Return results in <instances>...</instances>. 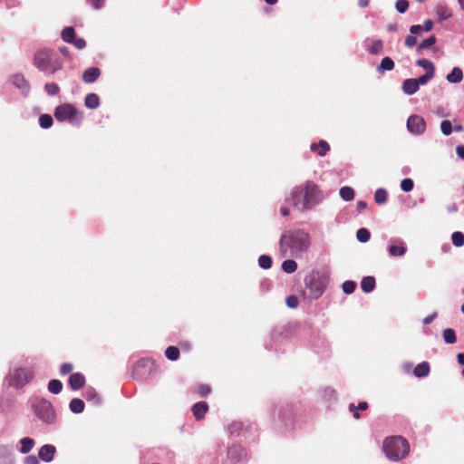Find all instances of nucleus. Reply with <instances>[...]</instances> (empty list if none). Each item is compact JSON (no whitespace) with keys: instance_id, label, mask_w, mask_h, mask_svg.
<instances>
[{"instance_id":"1","label":"nucleus","mask_w":464,"mask_h":464,"mask_svg":"<svg viewBox=\"0 0 464 464\" xmlns=\"http://www.w3.org/2000/svg\"><path fill=\"white\" fill-rule=\"evenodd\" d=\"M311 244L310 236L303 230H289L280 238V250L283 256L298 257L307 251Z\"/></svg>"},{"instance_id":"2","label":"nucleus","mask_w":464,"mask_h":464,"mask_svg":"<svg viewBox=\"0 0 464 464\" xmlns=\"http://www.w3.org/2000/svg\"><path fill=\"white\" fill-rule=\"evenodd\" d=\"M322 192L314 183L307 182L304 187H296L290 195L289 200L298 209L306 210L321 202Z\"/></svg>"},{"instance_id":"3","label":"nucleus","mask_w":464,"mask_h":464,"mask_svg":"<svg viewBox=\"0 0 464 464\" xmlns=\"http://www.w3.org/2000/svg\"><path fill=\"white\" fill-rule=\"evenodd\" d=\"M382 449L386 457L392 461L404 459L410 451L408 441L400 436L386 439L383 441Z\"/></svg>"},{"instance_id":"4","label":"nucleus","mask_w":464,"mask_h":464,"mask_svg":"<svg viewBox=\"0 0 464 464\" xmlns=\"http://www.w3.org/2000/svg\"><path fill=\"white\" fill-rule=\"evenodd\" d=\"M34 65L42 72L54 73L62 68L56 53L52 50H41L34 55Z\"/></svg>"},{"instance_id":"5","label":"nucleus","mask_w":464,"mask_h":464,"mask_svg":"<svg viewBox=\"0 0 464 464\" xmlns=\"http://www.w3.org/2000/svg\"><path fill=\"white\" fill-rule=\"evenodd\" d=\"M30 403L33 412L42 422L51 425L56 421V413L50 401L35 397L31 400Z\"/></svg>"},{"instance_id":"6","label":"nucleus","mask_w":464,"mask_h":464,"mask_svg":"<svg viewBox=\"0 0 464 464\" xmlns=\"http://www.w3.org/2000/svg\"><path fill=\"white\" fill-rule=\"evenodd\" d=\"M54 117L59 121H68L72 124H79L82 120V114L69 103L56 107Z\"/></svg>"},{"instance_id":"7","label":"nucleus","mask_w":464,"mask_h":464,"mask_svg":"<svg viewBox=\"0 0 464 464\" xmlns=\"http://www.w3.org/2000/svg\"><path fill=\"white\" fill-rule=\"evenodd\" d=\"M33 377L34 372L32 370L24 368L16 369L10 374V384L16 388L24 387Z\"/></svg>"},{"instance_id":"8","label":"nucleus","mask_w":464,"mask_h":464,"mask_svg":"<svg viewBox=\"0 0 464 464\" xmlns=\"http://www.w3.org/2000/svg\"><path fill=\"white\" fill-rule=\"evenodd\" d=\"M407 129L412 134L420 135L426 130V122L420 115H411L407 121Z\"/></svg>"},{"instance_id":"9","label":"nucleus","mask_w":464,"mask_h":464,"mask_svg":"<svg viewBox=\"0 0 464 464\" xmlns=\"http://www.w3.org/2000/svg\"><path fill=\"white\" fill-rule=\"evenodd\" d=\"M55 452L56 449L53 445L45 444L40 448L38 456L43 461L50 462L53 459Z\"/></svg>"},{"instance_id":"10","label":"nucleus","mask_w":464,"mask_h":464,"mask_svg":"<svg viewBox=\"0 0 464 464\" xmlns=\"http://www.w3.org/2000/svg\"><path fill=\"white\" fill-rule=\"evenodd\" d=\"M305 285L309 288L312 295L314 298H318L319 296H321L324 291V285L321 281H315L314 279H313L308 282L306 280Z\"/></svg>"},{"instance_id":"11","label":"nucleus","mask_w":464,"mask_h":464,"mask_svg":"<svg viewBox=\"0 0 464 464\" xmlns=\"http://www.w3.org/2000/svg\"><path fill=\"white\" fill-rule=\"evenodd\" d=\"M365 44L368 52L372 54H377L382 51L383 44L380 39H367Z\"/></svg>"},{"instance_id":"12","label":"nucleus","mask_w":464,"mask_h":464,"mask_svg":"<svg viewBox=\"0 0 464 464\" xmlns=\"http://www.w3.org/2000/svg\"><path fill=\"white\" fill-rule=\"evenodd\" d=\"M100 70L96 67L87 69L82 75V80L86 83L94 82L100 76Z\"/></svg>"},{"instance_id":"13","label":"nucleus","mask_w":464,"mask_h":464,"mask_svg":"<svg viewBox=\"0 0 464 464\" xmlns=\"http://www.w3.org/2000/svg\"><path fill=\"white\" fill-rule=\"evenodd\" d=\"M446 80L450 83H459L463 80V72L459 67H454L450 73L447 74Z\"/></svg>"},{"instance_id":"14","label":"nucleus","mask_w":464,"mask_h":464,"mask_svg":"<svg viewBox=\"0 0 464 464\" xmlns=\"http://www.w3.org/2000/svg\"><path fill=\"white\" fill-rule=\"evenodd\" d=\"M85 382L84 376L81 373H73L69 378V384L72 390L81 389Z\"/></svg>"},{"instance_id":"15","label":"nucleus","mask_w":464,"mask_h":464,"mask_svg":"<svg viewBox=\"0 0 464 464\" xmlns=\"http://www.w3.org/2000/svg\"><path fill=\"white\" fill-rule=\"evenodd\" d=\"M435 13L440 21H444L452 16L451 10L444 5H437L435 7Z\"/></svg>"},{"instance_id":"16","label":"nucleus","mask_w":464,"mask_h":464,"mask_svg":"<svg viewBox=\"0 0 464 464\" xmlns=\"http://www.w3.org/2000/svg\"><path fill=\"white\" fill-rule=\"evenodd\" d=\"M207 411L208 404L203 401L198 402L192 407L193 415L197 420H201L206 414Z\"/></svg>"},{"instance_id":"17","label":"nucleus","mask_w":464,"mask_h":464,"mask_svg":"<svg viewBox=\"0 0 464 464\" xmlns=\"http://www.w3.org/2000/svg\"><path fill=\"white\" fill-rule=\"evenodd\" d=\"M419 90L417 82L414 79H407L402 83V91L405 94L412 95Z\"/></svg>"},{"instance_id":"18","label":"nucleus","mask_w":464,"mask_h":464,"mask_svg":"<svg viewBox=\"0 0 464 464\" xmlns=\"http://www.w3.org/2000/svg\"><path fill=\"white\" fill-rule=\"evenodd\" d=\"M19 443L21 445L19 451L22 454H27L28 452H30L35 444L34 440L29 437H24L21 439Z\"/></svg>"},{"instance_id":"19","label":"nucleus","mask_w":464,"mask_h":464,"mask_svg":"<svg viewBox=\"0 0 464 464\" xmlns=\"http://www.w3.org/2000/svg\"><path fill=\"white\" fill-rule=\"evenodd\" d=\"M84 104L89 109H96L99 107L100 99L95 93H89L84 99Z\"/></svg>"},{"instance_id":"20","label":"nucleus","mask_w":464,"mask_h":464,"mask_svg":"<svg viewBox=\"0 0 464 464\" xmlns=\"http://www.w3.org/2000/svg\"><path fill=\"white\" fill-rule=\"evenodd\" d=\"M375 287V279L372 276H365L361 282V288L365 293L372 292Z\"/></svg>"},{"instance_id":"21","label":"nucleus","mask_w":464,"mask_h":464,"mask_svg":"<svg viewBox=\"0 0 464 464\" xmlns=\"http://www.w3.org/2000/svg\"><path fill=\"white\" fill-rule=\"evenodd\" d=\"M329 150L330 147L325 140H320L318 144L313 143L311 145V150L316 151L320 156H324Z\"/></svg>"},{"instance_id":"22","label":"nucleus","mask_w":464,"mask_h":464,"mask_svg":"<svg viewBox=\"0 0 464 464\" xmlns=\"http://www.w3.org/2000/svg\"><path fill=\"white\" fill-rule=\"evenodd\" d=\"M430 372V364L427 362L419 363L414 369V375L421 378L426 377Z\"/></svg>"},{"instance_id":"23","label":"nucleus","mask_w":464,"mask_h":464,"mask_svg":"<svg viewBox=\"0 0 464 464\" xmlns=\"http://www.w3.org/2000/svg\"><path fill=\"white\" fill-rule=\"evenodd\" d=\"M394 68V62L390 57H384L380 65L377 67V71L382 73L386 71H392Z\"/></svg>"},{"instance_id":"24","label":"nucleus","mask_w":464,"mask_h":464,"mask_svg":"<svg viewBox=\"0 0 464 464\" xmlns=\"http://www.w3.org/2000/svg\"><path fill=\"white\" fill-rule=\"evenodd\" d=\"M388 251L392 256H402L406 252V247L403 243H400L399 245L390 246Z\"/></svg>"},{"instance_id":"25","label":"nucleus","mask_w":464,"mask_h":464,"mask_svg":"<svg viewBox=\"0 0 464 464\" xmlns=\"http://www.w3.org/2000/svg\"><path fill=\"white\" fill-rule=\"evenodd\" d=\"M69 407L73 413H81L84 410V402L82 400L75 398L70 401Z\"/></svg>"},{"instance_id":"26","label":"nucleus","mask_w":464,"mask_h":464,"mask_svg":"<svg viewBox=\"0 0 464 464\" xmlns=\"http://www.w3.org/2000/svg\"><path fill=\"white\" fill-rule=\"evenodd\" d=\"M84 396L88 401H92L95 405L100 404L102 401L101 397L93 389H87Z\"/></svg>"},{"instance_id":"27","label":"nucleus","mask_w":464,"mask_h":464,"mask_svg":"<svg viewBox=\"0 0 464 464\" xmlns=\"http://www.w3.org/2000/svg\"><path fill=\"white\" fill-rule=\"evenodd\" d=\"M443 340L446 343H455L457 341L456 334L453 329H445L442 333Z\"/></svg>"},{"instance_id":"28","label":"nucleus","mask_w":464,"mask_h":464,"mask_svg":"<svg viewBox=\"0 0 464 464\" xmlns=\"http://www.w3.org/2000/svg\"><path fill=\"white\" fill-rule=\"evenodd\" d=\"M340 197L345 201H351L354 198V191L351 187H343L340 189Z\"/></svg>"},{"instance_id":"29","label":"nucleus","mask_w":464,"mask_h":464,"mask_svg":"<svg viewBox=\"0 0 464 464\" xmlns=\"http://www.w3.org/2000/svg\"><path fill=\"white\" fill-rule=\"evenodd\" d=\"M282 269L288 274L294 273L297 269V263L292 259L285 260L282 264Z\"/></svg>"},{"instance_id":"30","label":"nucleus","mask_w":464,"mask_h":464,"mask_svg":"<svg viewBox=\"0 0 464 464\" xmlns=\"http://www.w3.org/2000/svg\"><path fill=\"white\" fill-rule=\"evenodd\" d=\"M416 63L418 66L425 69L427 71L426 72H431L432 74L435 73V67L430 61L427 59H420Z\"/></svg>"},{"instance_id":"31","label":"nucleus","mask_w":464,"mask_h":464,"mask_svg":"<svg viewBox=\"0 0 464 464\" xmlns=\"http://www.w3.org/2000/svg\"><path fill=\"white\" fill-rule=\"evenodd\" d=\"M62 38L64 42L72 43L75 38V32L72 27H66L62 32Z\"/></svg>"},{"instance_id":"32","label":"nucleus","mask_w":464,"mask_h":464,"mask_svg":"<svg viewBox=\"0 0 464 464\" xmlns=\"http://www.w3.org/2000/svg\"><path fill=\"white\" fill-rule=\"evenodd\" d=\"M436 43V37L434 35L423 40L417 47V53H421V51L432 46Z\"/></svg>"},{"instance_id":"33","label":"nucleus","mask_w":464,"mask_h":464,"mask_svg":"<svg viewBox=\"0 0 464 464\" xmlns=\"http://www.w3.org/2000/svg\"><path fill=\"white\" fill-rule=\"evenodd\" d=\"M356 237L359 242L366 243L370 240V237H371L370 231L364 227L360 228L357 230Z\"/></svg>"},{"instance_id":"34","label":"nucleus","mask_w":464,"mask_h":464,"mask_svg":"<svg viewBox=\"0 0 464 464\" xmlns=\"http://www.w3.org/2000/svg\"><path fill=\"white\" fill-rule=\"evenodd\" d=\"M166 357L170 361H176L179 357V350L175 346H169L165 351Z\"/></svg>"},{"instance_id":"35","label":"nucleus","mask_w":464,"mask_h":464,"mask_svg":"<svg viewBox=\"0 0 464 464\" xmlns=\"http://www.w3.org/2000/svg\"><path fill=\"white\" fill-rule=\"evenodd\" d=\"M63 389V384L59 380H52L48 383V390L53 394H58Z\"/></svg>"},{"instance_id":"36","label":"nucleus","mask_w":464,"mask_h":464,"mask_svg":"<svg viewBox=\"0 0 464 464\" xmlns=\"http://www.w3.org/2000/svg\"><path fill=\"white\" fill-rule=\"evenodd\" d=\"M53 118L49 114H43L39 118V124L43 129H48L53 125Z\"/></svg>"},{"instance_id":"37","label":"nucleus","mask_w":464,"mask_h":464,"mask_svg":"<svg viewBox=\"0 0 464 464\" xmlns=\"http://www.w3.org/2000/svg\"><path fill=\"white\" fill-rule=\"evenodd\" d=\"M452 244L455 246H464V234L461 232H454L451 236Z\"/></svg>"},{"instance_id":"38","label":"nucleus","mask_w":464,"mask_h":464,"mask_svg":"<svg viewBox=\"0 0 464 464\" xmlns=\"http://www.w3.org/2000/svg\"><path fill=\"white\" fill-rule=\"evenodd\" d=\"M367 407H368L367 402L362 401V402H360L357 407H355L354 404H353V403L350 404L349 409H350V411L353 412V417L355 419H358L359 418L358 410L364 411L367 409Z\"/></svg>"},{"instance_id":"39","label":"nucleus","mask_w":464,"mask_h":464,"mask_svg":"<svg viewBox=\"0 0 464 464\" xmlns=\"http://www.w3.org/2000/svg\"><path fill=\"white\" fill-rule=\"evenodd\" d=\"M258 265L264 269H268L272 266V258L269 256L262 255L258 258Z\"/></svg>"},{"instance_id":"40","label":"nucleus","mask_w":464,"mask_h":464,"mask_svg":"<svg viewBox=\"0 0 464 464\" xmlns=\"http://www.w3.org/2000/svg\"><path fill=\"white\" fill-rule=\"evenodd\" d=\"M374 199L378 204H382L387 200V192L383 188H378L374 194Z\"/></svg>"},{"instance_id":"41","label":"nucleus","mask_w":464,"mask_h":464,"mask_svg":"<svg viewBox=\"0 0 464 464\" xmlns=\"http://www.w3.org/2000/svg\"><path fill=\"white\" fill-rule=\"evenodd\" d=\"M433 77L434 74H432L431 72H426L424 75H421L419 78L414 79V81L417 82V85L420 88V85H425Z\"/></svg>"},{"instance_id":"42","label":"nucleus","mask_w":464,"mask_h":464,"mask_svg":"<svg viewBox=\"0 0 464 464\" xmlns=\"http://www.w3.org/2000/svg\"><path fill=\"white\" fill-rule=\"evenodd\" d=\"M440 130L445 136H449L452 132L451 122L448 120L442 121L440 123Z\"/></svg>"},{"instance_id":"43","label":"nucleus","mask_w":464,"mask_h":464,"mask_svg":"<svg viewBox=\"0 0 464 464\" xmlns=\"http://www.w3.org/2000/svg\"><path fill=\"white\" fill-rule=\"evenodd\" d=\"M414 183L411 179L406 178L401 182V188L405 192H410L413 189Z\"/></svg>"},{"instance_id":"44","label":"nucleus","mask_w":464,"mask_h":464,"mask_svg":"<svg viewBox=\"0 0 464 464\" xmlns=\"http://www.w3.org/2000/svg\"><path fill=\"white\" fill-rule=\"evenodd\" d=\"M342 288H343V291L347 294V295H350L352 293H353V291L355 290L356 288V283L353 282V281H345L343 285H342Z\"/></svg>"},{"instance_id":"45","label":"nucleus","mask_w":464,"mask_h":464,"mask_svg":"<svg viewBox=\"0 0 464 464\" xmlns=\"http://www.w3.org/2000/svg\"><path fill=\"white\" fill-rule=\"evenodd\" d=\"M44 90L49 95H56L60 88L59 86L54 82H49L44 85Z\"/></svg>"},{"instance_id":"46","label":"nucleus","mask_w":464,"mask_h":464,"mask_svg":"<svg viewBox=\"0 0 464 464\" xmlns=\"http://www.w3.org/2000/svg\"><path fill=\"white\" fill-rule=\"evenodd\" d=\"M395 7L399 13L403 14L409 7V2L407 0H398L395 4Z\"/></svg>"},{"instance_id":"47","label":"nucleus","mask_w":464,"mask_h":464,"mask_svg":"<svg viewBox=\"0 0 464 464\" xmlns=\"http://www.w3.org/2000/svg\"><path fill=\"white\" fill-rule=\"evenodd\" d=\"M286 304L290 308H295L298 305V299L295 295H290L286 298Z\"/></svg>"},{"instance_id":"48","label":"nucleus","mask_w":464,"mask_h":464,"mask_svg":"<svg viewBox=\"0 0 464 464\" xmlns=\"http://www.w3.org/2000/svg\"><path fill=\"white\" fill-rule=\"evenodd\" d=\"M417 44V37L410 34L405 38V45L408 47H413Z\"/></svg>"},{"instance_id":"49","label":"nucleus","mask_w":464,"mask_h":464,"mask_svg":"<svg viewBox=\"0 0 464 464\" xmlns=\"http://www.w3.org/2000/svg\"><path fill=\"white\" fill-rule=\"evenodd\" d=\"M210 387L207 384H201L198 388V392L201 396H207L210 393Z\"/></svg>"},{"instance_id":"50","label":"nucleus","mask_w":464,"mask_h":464,"mask_svg":"<svg viewBox=\"0 0 464 464\" xmlns=\"http://www.w3.org/2000/svg\"><path fill=\"white\" fill-rule=\"evenodd\" d=\"M87 2L95 9H101L104 5V0H87Z\"/></svg>"},{"instance_id":"51","label":"nucleus","mask_w":464,"mask_h":464,"mask_svg":"<svg viewBox=\"0 0 464 464\" xmlns=\"http://www.w3.org/2000/svg\"><path fill=\"white\" fill-rule=\"evenodd\" d=\"M72 370V365L71 363H63L61 366V374L65 375L71 372Z\"/></svg>"},{"instance_id":"52","label":"nucleus","mask_w":464,"mask_h":464,"mask_svg":"<svg viewBox=\"0 0 464 464\" xmlns=\"http://www.w3.org/2000/svg\"><path fill=\"white\" fill-rule=\"evenodd\" d=\"M72 44H73L74 46L78 49H83L86 45L85 41L82 38H74Z\"/></svg>"},{"instance_id":"53","label":"nucleus","mask_w":464,"mask_h":464,"mask_svg":"<svg viewBox=\"0 0 464 464\" xmlns=\"http://www.w3.org/2000/svg\"><path fill=\"white\" fill-rule=\"evenodd\" d=\"M25 464H39L38 458H36L34 455H29L24 459Z\"/></svg>"},{"instance_id":"54","label":"nucleus","mask_w":464,"mask_h":464,"mask_svg":"<svg viewBox=\"0 0 464 464\" xmlns=\"http://www.w3.org/2000/svg\"><path fill=\"white\" fill-rule=\"evenodd\" d=\"M422 31V26L420 25V24H414V25H411L410 27V33L414 35V34H420Z\"/></svg>"},{"instance_id":"55","label":"nucleus","mask_w":464,"mask_h":464,"mask_svg":"<svg viewBox=\"0 0 464 464\" xmlns=\"http://www.w3.org/2000/svg\"><path fill=\"white\" fill-rule=\"evenodd\" d=\"M433 22L431 20H427L424 23V25L422 29H424L425 32H430L433 28Z\"/></svg>"},{"instance_id":"56","label":"nucleus","mask_w":464,"mask_h":464,"mask_svg":"<svg viewBox=\"0 0 464 464\" xmlns=\"http://www.w3.org/2000/svg\"><path fill=\"white\" fill-rule=\"evenodd\" d=\"M456 153L460 159L464 160V145L458 146L456 148Z\"/></svg>"},{"instance_id":"57","label":"nucleus","mask_w":464,"mask_h":464,"mask_svg":"<svg viewBox=\"0 0 464 464\" xmlns=\"http://www.w3.org/2000/svg\"><path fill=\"white\" fill-rule=\"evenodd\" d=\"M436 316H437V314H430V315L426 316V317L423 319V324H429L430 323H431V322L435 319V317H436Z\"/></svg>"},{"instance_id":"58","label":"nucleus","mask_w":464,"mask_h":464,"mask_svg":"<svg viewBox=\"0 0 464 464\" xmlns=\"http://www.w3.org/2000/svg\"><path fill=\"white\" fill-rule=\"evenodd\" d=\"M14 83L17 87L22 88V84L24 83V80L23 77L17 75L14 77Z\"/></svg>"},{"instance_id":"59","label":"nucleus","mask_w":464,"mask_h":464,"mask_svg":"<svg viewBox=\"0 0 464 464\" xmlns=\"http://www.w3.org/2000/svg\"><path fill=\"white\" fill-rule=\"evenodd\" d=\"M387 29L390 32H396L398 30V25L396 24H388Z\"/></svg>"},{"instance_id":"60","label":"nucleus","mask_w":464,"mask_h":464,"mask_svg":"<svg viewBox=\"0 0 464 464\" xmlns=\"http://www.w3.org/2000/svg\"><path fill=\"white\" fill-rule=\"evenodd\" d=\"M358 4L361 7L364 8L369 5V0H359Z\"/></svg>"},{"instance_id":"61","label":"nucleus","mask_w":464,"mask_h":464,"mask_svg":"<svg viewBox=\"0 0 464 464\" xmlns=\"http://www.w3.org/2000/svg\"><path fill=\"white\" fill-rule=\"evenodd\" d=\"M458 362L460 365H464V353H459L458 356Z\"/></svg>"},{"instance_id":"62","label":"nucleus","mask_w":464,"mask_h":464,"mask_svg":"<svg viewBox=\"0 0 464 464\" xmlns=\"http://www.w3.org/2000/svg\"><path fill=\"white\" fill-rule=\"evenodd\" d=\"M357 206H358V208H359L360 210H362V209H364V208H366V203H365V202H363V201H359V202L357 203Z\"/></svg>"},{"instance_id":"63","label":"nucleus","mask_w":464,"mask_h":464,"mask_svg":"<svg viewBox=\"0 0 464 464\" xmlns=\"http://www.w3.org/2000/svg\"><path fill=\"white\" fill-rule=\"evenodd\" d=\"M280 212L283 216H287L289 214V210L286 208H281Z\"/></svg>"},{"instance_id":"64","label":"nucleus","mask_w":464,"mask_h":464,"mask_svg":"<svg viewBox=\"0 0 464 464\" xmlns=\"http://www.w3.org/2000/svg\"><path fill=\"white\" fill-rule=\"evenodd\" d=\"M459 5H460V8L464 12V0H458Z\"/></svg>"}]
</instances>
